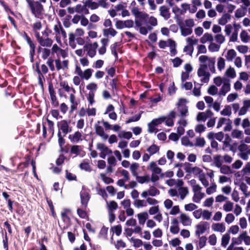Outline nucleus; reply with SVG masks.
<instances>
[{
    "label": "nucleus",
    "instance_id": "nucleus-1",
    "mask_svg": "<svg viewBox=\"0 0 250 250\" xmlns=\"http://www.w3.org/2000/svg\"><path fill=\"white\" fill-rule=\"evenodd\" d=\"M25 0L27 4V7L32 14L36 18H40L44 12L43 5L40 2L34 0Z\"/></svg>",
    "mask_w": 250,
    "mask_h": 250
},
{
    "label": "nucleus",
    "instance_id": "nucleus-52",
    "mask_svg": "<svg viewBox=\"0 0 250 250\" xmlns=\"http://www.w3.org/2000/svg\"><path fill=\"white\" fill-rule=\"evenodd\" d=\"M220 172L224 174H228L231 172L230 167L229 166L223 165L220 167Z\"/></svg>",
    "mask_w": 250,
    "mask_h": 250
},
{
    "label": "nucleus",
    "instance_id": "nucleus-53",
    "mask_svg": "<svg viewBox=\"0 0 250 250\" xmlns=\"http://www.w3.org/2000/svg\"><path fill=\"white\" fill-rule=\"evenodd\" d=\"M118 205L114 201H111L108 205V210L109 211H112L113 210H116L118 208Z\"/></svg>",
    "mask_w": 250,
    "mask_h": 250
},
{
    "label": "nucleus",
    "instance_id": "nucleus-36",
    "mask_svg": "<svg viewBox=\"0 0 250 250\" xmlns=\"http://www.w3.org/2000/svg\"><path fill=\"white\" fill-rule=\"evenodd\" d=\"M226 75L231 78H234L236 76V73L233 68L230 67L226 71Z\"/></svg>",
    "mask_w": 250,
    "mask_h": 250
},
{
    "label": "nucleus",
    "instance_id": "nucleus-32",
    "mask_svg": "<svg viewBox=\"0 0 250 250\" xmlns=\"http://www.w3.org/2000/svg\"><path fill=\"white\" fill-rule=\"evenodd\" d=\"M130 241L133 243V246L136 248H139L143 245V241L139 239H135L131 237L130 239Z\"/></svg>",
    "mask_w": 250,
    "mask_h": 250
},
{
    "label": "nucleus",
    "instance_id": "nucleus-61",
    "mask_svg": "<svg viewBox=\"0 0 250 250\" xmlns=\"http://www.w3.org/2000/svg\"><path fill=\"white\" fill-rule=\"evenodd\" d=\"M98 87L97 84L94 83H91L86 86V89L89 90V91H95L97 90Z\"/></svg>",
    "mask_w": 250,
    "mask_h": 250
},
{
    "label": "nucleus",
    "instance_id": "nucleus-24",
    "mask_svg": "<svg viewBox=\"0 0 250 250\" xmlns=\"http://www.w3.org/2000/svg\"><path fill=\"white\" fill-rule=\"evenodd\" d=\"M137 181L140 184H144L145 182H148L150 181L149 176L148 175H146L144 176H139L138 175L137 176H135Z\"/></svg>",
    "mask_w": 250,
    "mask_h": 250
},
{
    "label": "nucleus",
    "instance_id": "nucleus-18",
    "mask_svg": "<svg viewBox=\"0 0 250 250\" xmlns=\"http://www.w3.org/2000/svg\"><path fill=\"white\" fill-rule=\"evenodd\" d=\"M180 219L184 226H188L191 224V221L189 218L184 213H182L181 214Z\"/></svg>",
    "mask_w": 250,
    "mask_h": 250
},
{
    "label": "nucleus",
    "instance_id": "nucleus-16",
    "mask_svg": "<svg viewBox=\"0 0 250 250\" xmlns=\"http://www.w3.org/2000/svg\"><path fill=\"white\" fill-rule=\"evenodd\" d=\"M159 150V146L153 144L148 147L146 150L149 152L150 155H152L158 152Z\"/></svg>",
    "mask_w": 250,
    "mask_h": 250
},
{
    "label": "nucleus",
    "instance_id": "nucleus-35",
    "mask_svg": "<svg viewBox=\"0 0 250 250\" xmlns=\"http://www.w3.org/2000/svg\"><path fill=\"white\" fill-rule=\"evenodd\" d=\"M93 70L90 68H88L86 70H85L83 73V76L82 77H83L85 80H88L90 78V77L92 76Z\"/></svg>",
    "mask_w": 250,
    "mask_h": 250
},
{
    "label": "nucleus",
    "instance_id": "nucleus-15",
    "mask_svg": "<svg viewBox=\"0 0 250 250\" xmlns=\"http://www.w3.org/2000/svg\"><path fill=\"white\" fill-rule=\"evenodd\" d=\"M139 222L141 225H144L147 219L148 215L146 212H144L137 214Z\"/></svg>",
    "mask_w": 250,
    "mask_h": 250
},
{
    "label": "nucleus",
    "instance_id": "nucleus-14",
    "mask_svg": "<svg viewBox=\"0 0 250 250\" xmlns=\"http://www.w3.org/2000/svg\"><path fill=\"white\" fill-rule=\"evenodd\" d=\"M212 229L214 231L223 232L225 231L226 228L222 223H216L212 225Z\"/></svg>",
    "mask_w": 250,
    "mask_h": 250
},
{
    "label": "nucleus",
    "instance_id": "nucleus-12",
    "mask_svg": "<svg viewBox=\"0 0 250 250\" xmlns=\"http://www.w3.org/2000/svg\"><path fill=\"white\" fill-rule=\"evenodd\" d=\"M230 84L229 81L228 82H225L220 88L219 94L220 95L225 96L226 93L230 90Z\"/></svg>",
    "mask_w": 250,
    "mask_h": 250
},
{
    "label": "nucleus",
    "instance_id": "nucleus-25",
    "mask_svg": "<svg viewBox=\"0 0 250 250\" xmlns=\"http://www.w3.org/2000/svg\"><path fill=\"white\" fill-rule=\"evenodd\" d=\"M236 53L234 49L229 50L226 56L227 60L229 61H231L236 57Z\"/></svg>",
    "mask_w": 250,
    "mask_h": 250
},
{
    "label": "nucleus",
    "instance_id": "nucleus-37",
    "mask_svg": "<svg viewBox=\"0 0 250 250\" xmlns=\"http://www.w3.org/2000/svg\"><path fill=\"white\" fill-rule=\"evenodd\" d=\"M178 110L180 112L182 117H185L187 115L188 113V108L186 105H184L182 106H180Z\"/></svg>",
    "mask_w": 250,
    "mask_h": 250
},
{
    "label": "nucleus",
    "instance_id": "nucleus-39",
    "mask_svg": "<svg viewBox=\"0 0 250 250\" xmlns=\"http://www.w3.org/2000/svg\"><path fill=\"white\" fill-rule=\"evenodd\" d=\"M160 194V191L155 187L152 186L150 187L148 190V194L151 196H155L156 195Z\"/></svg>",
    "mask_w": 250,
    "mask_h": 250
},
{
    "label": "nucleus",
    "instance_id": "nucleus-20",
    "mask_svg": "<svg viewBox=\"0 0 250 250\" xmlns=\"http://www.w3.org/2000/svg\"><path fill=\"white\" fill-rule=\"evenodd\" d=\"M53 40L49 38H47L45 39H42V40L39 43L41 46H45V47H50L53 43Z\"/></svg>",
    "mask_w": 250,
    "mask_h": 250
},
{
    "label": "nucleus",
    "instance_id": "nucleus-46",
    "mask_svg": "<svg viewBox=\"0 0 250 250\" xmlns=\"http://www.w3.org/2000/svg\"><path fill=\"white\" fill-rule=\"evenodd\" d=\"M240 38L244 42H247L249 41V36L248 33L245 30H243L240 34Z\"/></svg>",
    "mask_w": 250,
    "mask_h": 250
},
{
    "label": "nucleus",
    "instance_id": "nucleus-56",
    "mask_svg": "<svg viewBox=\"0 0 250 250\" xmlns=\"http://www.w3.org/2000/svg\"><path fill=\"white\" fill-rule=\"evenodd\" d=\"M197 208V206L193 203H189L185 206V209L187 211H191Z\"/></svg>",
    "mask_w": 250,
    "mask_h": 250
},
{
    "label": "nucleus",
    "instance_id": "nucleus-42",
    "mask_svg": "<svg viewBox=\"0 0 250 250\" xmlns=\"http://www.w3.org/2000/svg\"><path fill=\"white\" fill-rule=\"evenodd\" d=\"M199 179L200 181L201 182L202 184L205 187H207L208 185V182L206 178L205 174L204 173H202V174L199 175Z\"/></svg>",
    "mask_w": 250,
    "mask_h": 250
},
{
    "label": "nucleus",
    "instance_id": "nucleus-40",
    "mask_svg": "<svg viewBox=\"0 0 250 250\" xmlns=\"http://www.w3.org/2000/svg\"><path fill=\"white\" fill-rule=\"evenodd\" d=\"M225 62L224 58L219 57L218 59L217 67L219 70H222L225 67Z\"/></svg>",
    "mask_w": 250,
    "mask_h": 250
},
{
    "label": "nucleus",
    "instance_id": "nucleus-6",
    "mask_svg": "<svg viewBox=\"0 0 250 250\" xmlns=\"http://www.w3.org/2000/svg\"><path fill=\"white\" fill-rule=\"evenodd\" d=\"M70 123V121H67L65 120H62L60 122H58L57 123V126L59 128V131H60L61 130L63 134L62 136L65 137L67 134L68 127Z\"/></svg>",
    "mask_w": 250,
    "mask_h": 250
},
{
    "label": "nucleus",
    "instance_id": "nucleus-30",
    "mask_svg": "<svg viewBox=\"0 0 250 250\" xmlns=\"http://www.w3.org/2000/svg\"><path fill=\"white\" fill-rule=\"evenodd\" d=\"M247 8L246 7H243L242 9L239 8L235 11V16L236 18H239L244 16L246 14L245 10H246Z\"/></svg>",
    "mask_w": 250,
    "mask_h": 250
},
{
    "label": "nucleus",
    "instance_id": "nucleus-64",
    "mask_svg": "<svg viewBox=\"0 0 250 250\" xmlns=\"http://www.w3.org/2000/svg\"><path fill=\"white\" fill-rule=\"evenodd\" d=\"M199 238H200L199 242V246L200 248L201 249L206 245L207 238L205 236L199 237Z\"/></svg>",
    "mask_w": 250,
    "mask_h": 250
},
{
    "label": "nucleus",
    "instance_id": "nucleus-51",
    "mask_svg": "<svg viewBox=\"0 0 250 250\" xmlns=\"http://www.w3.org/2000/svg\"><path fill=\"white\" fill-rule=\"evenodd\" d=\"M233 205V204L232 202L228 201L226 204L224 205L223 208L227 212L230 211L232 210Z\"/></svg>",
    "mask_w": 250,
    "mask_h": 250
},
{
    "label": "nucleus",
    "instance_id": "nucleus-5",
    "mask_svg": "<svg viewBox=\"0 0 250 250\" xmlns=\"http://www.w3.org/2000/svg\"><path fill=\"white\" fill-rule=\"evenodd\" d=\"M196 236L199 237L201 234L204 233L207 229L209 228V224L207 222H201L200 224L196 226Z\"/></svg>",
    "mask_w": 250,
    "mask_h": 250
},
{
    "label": "nucleus",
    "instance_id": "nucleus-33",
    "mask_svg": "<svg viewBox=\"0 0 250 250\" xmlns=\"http://www.w3.org/2000/svg\"><path fill=\"white\" fill-rule=\"evenodd\" d=\"M142 113H143V111H141V112L140 113H139L138 114H137L135 116L129 118L127 120H126L125 121V124H127L131 122H137V121H139L141 117V114Z\"/></svg>",
    "mask_w": 250,
    "mask_h": 250
},
{
    "label": "nucleus",
    "instance_id": "nucleus-23",
    "mask_svg": "<svg viewBox=\"0 0 250 250\" xmlns=\"http://www.w3.org/2000/svg\"><path fill=\"white\" fill-rule=\"evenodd\" d=\"M139 167V165L137 163H132L130 167V169L131 171V173L134 176H137L138 174L137 171V169Z\"/></svg>",
    "mask_w": 250,
    "mask_h": 250
},
{
    "label": "nucleus",
    "instance_id": "nucleus-44",
    "mask_svg": "<svg viewBox=\"0 0 250 250\" xmlns=\"http://www.w3.org/2000/svg\"><path fill=\"white\" fill-rule=\"evenodd\" d=\"M111 229L115 233L116 235L119 236L121 235L122 231V226L121 225H118L111 228Z\"/></svg>",
    "mask_w": 250,
    "mask_h": 250
},
{
    "label": "nucleus",
    "instance_id": "nucleus-4",
    "mask_svg": "<svg viewBox=\"0 0 250 250\" xmlns=\"http://www.w3.org/2000/svg\"><path fill=\"white\" fill-rule=\"evenodd\" d=\"M80 198L82 208L86 209L90 198V195L86 190L82 191L80 192Z\"/></svg>",
    "mask_w": 250,
    "mask_h": 250
},
{
    "label": "nucleus",
    "instance_id": "nucleus-10",
    "mask_svg": "<svg viewBox=\"0 0 250 250\" xmlns=\"http://www.w3.org/2000/svg\"><path fill=\"white\" fill-rule=\"evenodd\" d=\"M82 133L80 131H77L75 132L74 134H70L68 136V139L72 143H78L80 141L82 140Z\"/></svg>",
    "mask_w": 250,
    "mask_h": 250
},
{
    "label": "nucleus",
    "instance_id": "nucleus-45",
    "mask_svg": "<svg viewBox=\"0 0 250 250\" xmlns=\"http://www.w3.org/2000/svg\"><path fill=\"white\" fill-rule=\"evenodd\" d=\"M94 96L95 92H93V91L89 92L87 99L89 103V104L92 105L95 102L94 100Z\"/></svg>",
    "mask_w": 250,
    "mask_h": 250
},
{
    "label": "nucleus",
    "instance_id": "nucleus-7",
    "mask_svg": "<svg viewBox=\"0 0 250 250\" xmlns=\"http://www.w3.org/2000/svg\"><path fill=\"white\" fill-rule=\"evenodd\" d=\"M100 124V121H98L97 123L95 124L94 126L95 132L98 135L101 137L103 139L106 140L108 137V135L104 133V128L102 126L99 125Z\"/></svg>",
    "mask_w": 250,
    "mask_h": 250
},
{
    "label": "nucleus",
    "instance_id": "nucleus-58",
    "mask_svg": "<svg viewBox=\"0 0 250 250\" xmlns=\"http://www.w3.org/2000/svg\"><path fill=\"white\" fill-rule=\"evenodd\" d=\"M221 156L220 155H217L214 157V163L217 167H220L222 165V162L220 160Z\"/></svg>",
    "mask_w": 250,
    "mask_h": 250
},
{
    "label": "nucleus",
    "instance_id": "nucleus-22",
    "mask_svg": "<svg viewBox=\"0 0 250 250\" xmlns=\"http://www.w3.org/2000/svg\"><path fill=\"white\" fill-rule=\"evenodd\" d=\"M230 236L228 233H226L222 237L221 245L223 247H226L229 243Z\"/></svg>",
    "mask_w": 250,
    "mask_h": 250
},
{
    "label": "nucleus",
    "instance_id": "nucleus-55",
    "mask_svg": "<svg viewBox=\"0 0 250 250\" xmlns=\"http://www.w3.org/2000/svg\"><path fill=\"white\" fill-rule=\"evenodd\" d=\"M218 89L214 85H212L210 86L208 90V94L211 95H215L217 93Z\"/></svg>",
    "mask_w": 250,
    "mask_h": 250
},
{
    "label": "nucleus",
    "instance_id": "nucleus-21",
    "mask_svg": "<svg viewBox=\"0 0 250 250\" xmlns=\"http://www.w3.org/2000/svg\"><path fill=\"white\" fill-rule=\"evenodd\" d=\"M213 41V37L211 34L206 33L200 39V42L202 43H206L207 41L211 42Z\"/></svg>",
    "mask_w": 250,
    "mask_h": 250
},
{
    "label": "nucleus",
    "instance_id": "nucleus-57",
    "mask_svg": "<svg viewBox=\"0 0 250 250\" xmlns=\"http://www.w3.org/2000/svg\"><path fill=\"white\" fill-rule=\"evenodd\" d=\"M54 60L51 57H49L46 62L47 64L48 65L50 70L51 71H54L55 70V67L54 65Z\"/></svg>",
    "mask_w": 250,
    "mask_h": 250
},
{
    "label": "nucleus",
    "instance_id": "nucleus-47",
    "mask_svg": "<svg viewBox=\"0 0 250 250\" xmlns=\"http://www.w3.org/2000/svg\"><path fill=\"white\" fill-rule=\"evenodd\" d=\"M220 49V45L214 43H211L208 46V50L211 52H217Z\"/></svg>",
    "mask_w": 250,
    "mask_h": 250
},
{
    "label": "nucleus",
    "instance_id": "nucleus-29",
    "mask_svg": "<svg viewBox=\"0 0 250 250\" xmlns=\"http://www.w3.org/2000/svg\"><path fill=\"white\" fill-rule=\"evenodd\" d=\"M179 192L181 199L183 200L188 193V190L186 187H181L179 189Z\"/></svg>",
    "mask_w": 250,
    "mask_h": 250
},
{
    "label": "nucleus",
    "instance_id": "nucleus-43",
    "mask_svg": "<svg viewBox=\"0 0 250 250\" xmlns=\"http://www.w3.org/2000/svg\"><path fill=\"white\" fill-rule=\"evenodd\" d=\"M231 114V108L229 105H226L221 112V114L224 116H230Z\"/></svg>",
    "mask_w": 250,
    "mask_h": 250
},
{
    "label": "nucleus",
    "instance_id": "nucleus-26",
    "mask_svg": "<svg viewBox=\"0 0 250 250\" xmlns=\"http://www.w3.org/2000/svg\"><path fill=\"white\" fill-rule=\"evenodd\" d=\"M86 209H84L83 208H78L77 210V212L78 216L82 219H84L86 217H88L87 213L85 210Z\"/></svg>",
    "mask_w": 250,
    "mask_h": 250
},
{
    "label": "nucleus",
    "instance_id": "nucleus-17",
    "mask_svg": "<svg viewBox=\"0 0 250 250\" xmlns=\"http://www.w3.org/2000/svg\"><path fill=\"white\" fill-rule=\"evenodd\" d=\"M208 65L206 64H200V67L198 69L197 74L199 77H202L207 72L206 70L208 68Z\"/></svg>",
    "mask_w": 250,
    "mask_h": 250
},
{
    "label": "nucleus",
    "instance_id": "nucleus-31",
    "mask_svg": "<svg viewBox=\"0 0 250 250\" xmlns=\"http://www.w3.org/2000/svg\"><path fill=\"white\" fill-rule=\"evenodd\" d=\"M80 147L81 146L78 145H73L71 146L70 150L71 154H75L76 156L79 155L81 151Z\"/></svg>",
    "mask_w": 250,
    "mask_h": 250
},
{
    "label": "nucleus",
    "instance_id": "nucleus-49",
    "mask_svg": "<svg viewBox=\"0 0 250 250\" xmlns=\"http://www.w3.org/2000/svg\"><path fill=\"white\" fill-rule=\"evenodd\" d=\"M166 119V117L163 116L161 117H160L158 119H155L151 121L152 123L154 125H158L160 124H161L163 122H164L165 120Z\"/></svg>",
    "mask_w": 250,
    "mask_h": 250
},
{
    "label": "nucleus",
    "instance_id": "nucleus-41",
    "mask_svg": "<svg viewBox=\"0 0 250 250\" xmlns=\"http://www.w3.org/2000/svg\"><path fill=\"white\" fill-rule=\"evenodd\" d=\"M181 143L185 146H193V144L190 142L189 138L188 137L184 136L181 139Z\"/></svg>",
    "mask_w": 250,
    "mask_h": 250
},
{
    "label": "nucleus",
    "instance_id": "nucleus-27",
    "mask_svg": "<svg viewBox=\"0 0 250 250\" xmlns=\"http://www.w3.org/2000/svg\"><path fill=\"white\" fill-rule=\"evenodd\" d=\"M181 30V34L183 36H187L190 35L192 32V30L190 28H184L181 24H179Z\"/></svg>",
    "mask_w": 250,
    "mask_h": 250
},
{
    "label": "nucleus",
    "instance_id": "nucleus-13",
    "mask_svg": "<svg viewBox=\"0 0 250 250\" xmlns=\"http://www.w3.org/2000/svg\"><path fill=\"white\" fill-rule=\"evenodd\" d=\"M231 19V16L228 13L224 14L222 17L218 20V23L221 25H225Z\"/></svg>",
    "mask_w": 250,
    "mask_h": 250
},
{
    "label": "nucleus",
    "instance_id": "nucleus-28",
    "mask_svg": "<svg viewBox=\"0 0 250 250\" xmlns=\"http://www.w3.org/2000/svg\"><path fill=\"white\" fill-rule=\"evenodd\" d=\"M239 187L240 189L243 192L246 197H248L250 195V192H247L248 186L245 183L241 182L239 185Z\"/></svg>",
    "mask_w": 250,
    "mask_h": 250
},
{
    "label": "nucleus",
    "instance_id": "nucleus-60",
    "mask_svg": "<svg viewBox=\"0 0 250 250\" xmlns=\"http://www.w3.org/2000/svg\"><path fill=\"white\" fill-rule=\"evenodd\" d=\"M50 53H51V52H50V50L48 49V48H44L42 49V58L43 59V60H45L50 55Z\"/></svg>",
    "mask_w": 250,
    "mask_h": 250
},
{
    "label": "nucleus",
    "instance_id": "nucleus-11",
    "mask_svg": "<svg viewBox=\"0 0 250 250\" xmlns=\"http://www.w3.org/2000/svg\"><path fill=\"white\" fill-rule=\"evenodd\" d=\"M160 15L166 20L168 19L170 17V14L169 12V9L165 5L161 6L160 7Z\"/></svg>",
    "mask_w": 250,
    "mask_h": 250
},
{
    "label": "nucleus",
    "instance_id": "nucleus-19",
    "mask_svg": "<svg viewBox=\"0 0 250 250\" xmlns=\"http://www.w3.org/2000/svg\"><path fill=\"white\" fill-rule=\"evenodd\" d=\"M46 200L48 204V205L50 208V211L51 212V215L54 218H55L57 217V215L55 211V208L53 204V202L50 199H49L47 197H46Z\"/></svg>",
    "mask_w": 250,
    "mask_h": 250
},
{
    "label": "nucleus",
    "instance_id": "nucleus-48",
    "mask_svg": "<svg viewBox=\"0 0 250 250\" xmlns=\"http://www.w3.org/2000/svg\"><path fill=\"white\" fill-rule=\"evenodd\" d=\"M100 175L102 180L106 184H109L114 182L113 179L110 177L105 176L104 174L101 173Z\"/></svg>",
    "mask_w": 250,
    "mask_h": 250
},
{
    "label": "nucleus",
    "instance_id": "nucleus-62",
    "mask_svg": "<svg viewBox=\"0 0 250 250\" xmlns=\"http://www.w3.org/2000/svg\"><path fill=\"white\" fill-rule=\"evenodd\" d=\"M87 6L90 8L91 9L94 10L98 8L99 4L98 3L93 2L91 0H88Z\"/></svg>",
    "mask_w": 250,
    "mask_h": 250
},
{
    "label": "nucleus",
    "instance_id": "nucleus-54",
    "mask_svg": "<svg viewBox=\"0 0 250 250\" xmlns=\"http://www.w3.org/2000/svg\"><path fill=\"white\" fill-rule=\"evenodd\" d=\"M148 14L146 13H143L142 12H139L135 17L137 18H139L142 20L146 21L148 19Z\"/></svg>",
    "mask_w": 250,
    "mask_h": 250
},
{
    "label": "nucleus",
    "instance_id": "nucleus-59",
    "mask_svg": "<svg viewBox=\"0 0 250 250\" xmlns=\"http://www.w3.org/2000/svg\"><path fill=\"white\" fill-rule=\"evenodd\" d=\"M183 61L179 57H176L172 60L174 67H179L183 62Z\"/></svg>",
    "mask_w": 250,
    "mask_h": 250
},
{
    "label": "nucleus",
    "instance_id": "nucleus-8",
    "mask_svg": "<svg viewBox=\"0 0 250 250\" xmlns=\"http://www.w3.org/2000/svg\"><path fill=\"white\" fill-rule=\"evenodd\" d=\"M23 38L26 40L27 43L29 45L30 47V51H35L36 48V44L31 39V38L28 35V34L24 32L23 34L22 35Z\"/></svg>",
    "mask_w": 250,
    "mask_h": 250
},
{
    "label": "nucleus",
    "instance_id": "nucleus-50",
    "mask_svg": "<svg viewBox=\"0 0 250 250\" xmlns=\"http://www.w3.org/2000/svg\"><path fill=\"white\" fill-rule=\"evenodd\" d=\"M80 167L81 169L86 171H91V167L88 163H82L80 164Z\"/></svg>",
    "mask_w": 250,
    "mask_h": 250
},
{
    "label": "nucleus",
    "instance_id": "nucleus-38",
    "mask_svg": "<svg viewBox=\"0 0 250 250\" xmlns=\"http://www.w3.org/2000/svg\"><path fill=\"white\" fill-rule=\"evenodd\" d=\"M215 62V58H210L209 60V62L208 63V66L211 72L212 73H214L215 71L214 64Z\"/></svg>",
    "mask_w": 250,
    "mask_h": 250
},
{
    "label": "nucleus",
    "instance_id": "nucleus-2",
    "mask_svg": "<svg viewBox=\"0 0 250 250\" xmlns=\"http://www.w3.org/2000/svg\"><path fill=\"white\" fill-rule=\"evenodd\" d=\"M103 25L104 27H109V28H105L103 30V35L105 37H108L109 35L114 37L117 34V32L112 27V21L110 19H105Z\"/></svg>",
    "mask_w": 250,
    "mask_h": 250
},
{
    "label": "nucleus",
    "instance_id": "nucleus-34",
    "mask_svg": "<svg viewBox=\"0 0 250 250\" xmlns=\"http://www.w3.org/2000/svg\"><path fill=\"white\" fill-rule=\"evenodd\" d=\"M46 121L48 125V131L50 133H51V137H52L54 134V122L49 120L48 118L46 119Z\"/></svg>",
    "mask_w": 250,
    "mask_h": 250
},
{
    "label": "nucleus",
    "instance_id": "nucleus-63",
    "mask_svg": "<svg viewBox=\"0 0 250 250\" xmlns=\"http://www.w3.org/2000/svg\"><path fill=\"white\" fill-rule=\"evenodd\" d=\"M205 143L206 142L204 138H197L196 139L195 145L196 146L203 147L205 146Z\"/></svg>",
    "mask_w": 250,
    "mask_h": 250
},
{
    "label": "nucleus",
    "instance_id": "nucleus-9",
    "mask_svg": "<svg viewBox=\"0 0 250 250\" xmlns=\"http://www.w3.org/2000/svg\"><path fill=\"white\" fill-rule=\"evenodd\" d=\"M24 159L25 160V162L20 163L18 166V169L21 171H23L25 168L29 167L30 162L31 161V156L29 155H26Z\"/></svg>",
    "mask_w": 250,
    "mask_h": 250
},
{
    "label": "nucleus",
    "instance_id": "nucleus-3",
    "mask_svg": "<svg viewBox=\"0 0 250 250\" xmlns=\"http://www.w3.org/2000/svg\"><path fill=\"white\" fill-rule=\"evenodd\" d=\"M57 136L58 137V144L60 148V151L61 152L67 153L70 150V147H71L69 144L64 146L65 141L62 136L61 131H58Z\"/></svg>",
    "mask_w": 250,
    "mask_h": 250
}]
</instances>
